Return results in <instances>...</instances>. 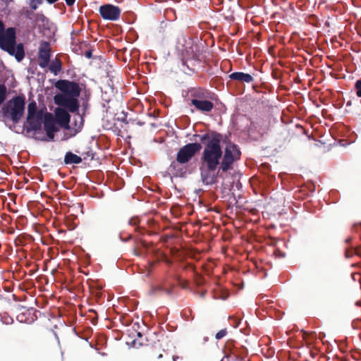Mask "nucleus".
I'll use <instances>...</instances> for the list:
<instances>
[{
  "label": "nucleus",
  "mask_w": 361,
  "mask_h": 361,
  "mask_svg": "<svg viewBox=\"0 0 361 361\" xmlns=\"http://www.w3.org/2000/svg\"><path fill=\"white\" fill-rule=\"evenodd\" d=\"M221 138L219 134L212 135L202 152L200 166L201 178L202 182L207 185H212L216 181V170L218 166H221L223 155L220 146Z\"/></svg>",
  "instance_id": "1"
},
{
  "label": "nucleus",
  "mask_w": 361,
  "mask_h": 361,
  "mask_svg": "<svg viewBox=\"0 0 361 361\" xmlns=\"http://www.w3.org/2000/svg\"><path fill=\"white\" fill-rule=\"evenodd\" d=\"M0 47L7 51L9 54L15 56L20 61L24 57V50L22 44H16L15 29L10 27L4 29V25L0 21Z\"/></svg>",
  "instance_id": "2"
},
{
  "label": "nucleus",
  "mask_w": 361,
  "mask_h": 361,
  "mask_svg": "<svg viewBox=\"0 0 361 361\" xmlns=\"http://www.w3.org/2000/svg\"><path fill=\"white\" fill-rule=\"evenodd\" d=\"M54 114L57 123L67 130L65 133V140L75 136L81 130L82 119L80 116H78L79 121H75V126L71 127L69 126L70 115L66 110L59 107L56 109Z\"/></svg>",
  "instance_id": "3"
},
{
  "label": "nucleus",
  "mask_w": 361,
  "mask_h": 361,
  "mask_svg": "<svg viewBox=\"0 0 361 361\" xmlns=\"http://www.w3.org/2000/svg\"><path fill=\"white\" fill-rule=\"evenodd\" d=\"M48 112L45 108L37 109V104L35 102H30L27 106V117L29 128L32 130H39Z\"/></svg>",
  "instance_id": "4"
},
{
  "label": "nucleus",
  "mask_w": 361,
  "mask_h": 361,
  "mask_svg": "<svg viewBox=\"0 0 361 361\" xmlns=\"http://www.w3.org/2000/svg\"><path fill=\"white\" fill-rule=\"evenodd\" d=\"M240 156V152L237 145L231 142L227 143L222 155V161L219 171H227L231 169L233 164L239 159ZM219 173V171L217 173Z\"/></svg>",
  "instance_id": "5"
},
{
  "label": "nucleus",
  "mask_w": 361,
  "mask_h": 361,
  "mask_svg": "<svg viewBox=\"0 0 361 361\" xmlns=\"http://www.w3.org/2000/svg\"><path fill=\"white\" fill-rule=\"evenodd\" d=\"M24 109V99L21 97H16L6 104V112L10 115L13 121L17 122L22 117Z\"/></svg>",
  "instance_id": "6"
},
{
  "label": "nucleus",
  "mask_w": 361,
  "mask_h": 361,
  "mask_svg": "<svg viewBox=\"0 0 361 361\" xmlns=\"http://www.w3.org/2000/svg\"><path fill=\"white\" fill-rule=\"evenodd\" d=\"M77 98L66 94H58L54 97V102L59 106L67 108L71 112H75L79 108Z\"/></svg>",
  "instance_id": "7"
},
{
  "label": "nucleus",
  "mask_w": 361,
  "mask_h": 361,
  "mask_svg": "<svg viewBox=\"0 0 361 361\" xmlns=\"http://www.w3.org/2000/svg\"><path fill=\"white\" fill-rule=\"evenodd\" d=\"M200 148L201 146L198 143H190L185 145L177 154V161L180 164L187 163Z\"/></svg>",
  "instance_id": "8"
},
{
  "label": "nucleus",
  "mask_w": 361,
  "mask_h": 361,
  "mask_svg": "<svg viewBox=\"0 0 361 361\" xmlns=\"http://www.w3.org/2000/svg\"><path fill=\"white\" fill-rule=\"evenodd\" d=\"M101 16L107 20H116L121 15V9L111 4H105L99 7V9Z\"/></svg>",
  "instance_id": "9"
},
{
  "label": "nucleus",
  "mask_w": 361,
  "mask_h": 361,
  "mask_svg": "<svg viewBox=\"0 0 361 361\" xmlns=\"http://www.w3.org/2000/svg\"><path fill=\"white\" fill-rule=\"evenodd\" d=\"M56 87L61 91V94H66L76 97L80 94V90L78 85L73 82L61 80L58 82Z\"/></svg>",
  "instance_id": "10"
},
{
  "label": "nucleus",
  "mask_w": 361,
  "mask_h": 361,
  "mask_svg": "<svg viewBox=\"0 0 361 361\" xmlns=\"http://www.w3.org/2000/svg\"><path fill=\"white\" fill-rule=\"evenodd\" d=\"M44 130L47 133V140L51 141L54 139V133L57 130L56 121L51 114L48 113L43 122Z\"/></svg>",
  "instance_id": "11"
},
{
  "label": "nucleus",
  "mask_w": 361,
  "mask_h": 361,
  "mask_svg": "<svg viewBox=\"0 0 361 361\" xmlns=\"http://www.w3.org/2000/svg\"><path fill=\"white\" fill-rule=\"evenodd\" d=\"M39 66L45 68L48 66L50 59V47L49 44L43 42L39 49Z\"/></svg>",
  "instance_id": "12"
},
{
  "label": "nucleus",
  "mask_w": 361,
  "mask_h": 361,
  "mask_svg": "<svg viewBox=\"0 0 361 361\" xmlns=\"http://www.w3.org/2000/svg\"><path fill=\"white\" fill-rule=\"evenodd\" d=\"M192 104L201 111H210L213 109V104L207 100L194 99L192 100Z\"/></svg>",
  "instance_id": "13"
},
{
  "label": "nucleus",
  "mask_w": 361,
  "mask_h": 361,
  "mask_svg": "<svg viewBox=\"0 0 361 361\" xmlns=\"http://www.w3.org/2000/svg\"><path fill=\"white\" fill-rule=\"evenodd\" d=\"M230 78L235 80L250 82L252 81V76L248 73L241 72L233 73L230 75Z\"/></svg>",
  "instance_id": "14"
},
{
  "label": "nucleus",
  "mask_w": 361,
  "mask_h": 361,
  "mask_svg": "<svg viewBox=\"0 0 361 361\" xmlns=\"http://www.w3.org/2000/svg\"><path fill=\"white\" fill-rule=\"evenodd\" d=\"M64 161L66 164H80L82 161V159L71 152L66 153L64 159Z\"/></svg>",
  "instance_id": "15"
},
{
  "label": "nucleus",
  "mask_w": 361,
  "mask_h": 361,
  "mask_svg": "<svg viewBox=\"0 0 361 361\" xmlns=\"http://www.w3.org/2000/svg\"><path fill=\"white\" fill-rule=\"evenodd\" d=\"M61 63L59 61H58L56 59L51 62L50 67H49L51 72L54 73L55 75H56L58 73V72L61 70Z\"/></svg>",
  "instance_id": "16"
},
{
  "label": "nucleus",
  "mask_w": 361,
  "mask_h": 361,
  "mask_svg": "<svg viewBox=\"0 0 361 361\" xmlns=\"http://www.w3.org/2000/svg\"><path fill=\"white\" fill-rule=\"evenodd\" d=\"M44 0H30V6L32 10H36L39 5L43 3Z\"/></svg>",
  "instance_id": "17"
},
{
  "label": "nucleus",
  "mask_w": 361,
  "mask_h": 361,
  "mask_svg": "<svg viewBox=\"0 0 361 361\" xmlns=\"http://www.w3.org/2000/svg\"><path fill=\"white\" fill-rule=\"evenodd\" d=\"M6 87L4 85H0V104L4 102L6 99Z\"/></svg>",
  "instance_id": "18"
},
{
  "label": "nucleus",
  "mask_w": 361,
  "mask_h": 361,
  "mask_svg": "<svg viewBox=\"0 0 361 361\" xmlns=\"http://www.w3.org/2000/svg\"><path fill=\"white\" fill-rule=\"evenodd\" d=\"M8 0H0V11H4L7 9Z\"/></svg>",
  "instance_id": "19"
},
{
  "label": "nucleus",
  "mask_w": 361,
  "mask_h": 361,
  "mask_svg": "<svg viewBox=\"0 0 361 361\" xmlns=\"http://www.w3.org/2000/svg\"><path fill=\"white\" fill-rule=\"evenodd\" d=\"M355 88L357 90V95L361 97V80H357L356 82Z\"/></svg>",
  "instance_id": "20"
},
{
  "label": "nucleus",
  "mask_w": 361,
  "mask_h": 361,
  "mask_svg": "<svg viewBox=\"0 0 361 361\" xmlns=\"http://www.w3.org/2000/svg\"><path fill=\"white\" fill-rule=\"evenodd\" d=\"M226 334V331L225 329H222V330H220L219 331H218L216 334V339H221L223 337H224Z\"/></svg>",
  "instance_id": "21"
},
{
  "label": "nucleus",
  "mask_w": 361,
  "mask_h": 361,
  "mask_svg": "<svg viewBox=\"0 0 361 361\" xmlns=\"http://www.w3.org/2000/svg\"><path fill=\"white\" fill-rule=\"evenodd\" d=\"M65 1L68 6H71L75 4V0H65Z\"/></svg>",
  "instance_id": "22"
},
{
  "label": "nucleus",
  "mask_w": 361,
  "mask_h": 361,
  "mask_svg": "<svg viewBox=\"0 0 361 361\" xmlns=\"http://www.w3.org/2000/svg\"><path fill=\"white\" fill-rule=\"evenodd\" d=\"M11 321H12V319L8 317V318H6V321H4L3 322L6 323V324H9L11 322Z\"/></svg>",
  "instance_id": "23"
},
{
  "label": "nucleus",
  "mask_w": 361,
  "mask_h": 361,
  "mask_svg": "<svg viewBox=\"0 0 361 361\" xmlns=\"http://www.w3.org/2000/svg\"><path fill=\"white\" fill-rule=\"evenodd\" d=\"M47 1L49 4H53V3H55L56 1H57L58 0H47Z\"/></svg>",
  "instance_id": "24"
},
{
  "label": "nucleus",
  "mask_w": 361,
  "mask_h": 361,
  "mask_svg": "<svg viewBox=\"0 0 361 361\" xmlns=\"http://www.w3.org/2000/svg\"><path fill=\"white\" fill-rule=\"evenodd\" d=\"M91 56V54L90 52L87 53V56L90 57Z\"/></svg>",
  "instance_id": "25"
}]
</instances>
